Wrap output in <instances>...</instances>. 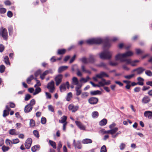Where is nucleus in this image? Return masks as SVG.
I'll use <instances>...</instances> for the list:
<instances>
[{
	"instance_id": "obj_28",
	"label": "nucleus",
	"mask_w": 152,
	"mask_h": 152,
	"mask_svg": "<svg viewBox=\"0 0 152 152\" xmlns=\"http://www.w3.org/2000/svg\"><path fill=\"white\" fill-rule=\"evenodd\" d=\"M81 69L82 72L88 74H91V72L88 70L86 69L84 65L81 66Z\"/></svg>"
},
{
	"instance_id": "obj_31",
	"label": "nucleus",
	"mask_w": 152,
	"mask_h": 152,
	"mask_svg": "<svg viewBox=\"0 0 152 152\" xmlns=\"http://www.w3.org/2000/svg\"><path fill=\"white\" fill-rule=\"evenodd\" d=\"M90 94L92 95H100L101 94V92L99 90L92 91L91 92Z\"/></svg>"
},
{
	"instance_id": "obj_21",
	"label": "nucleus",
	"mask_w": 152,
	"mask_h": 152,
	"mask_svg": "<svg viewBox=\"0 0 152 152\" xmlns=\"http://www.w3.org/2000/svg\"><path fill=\"white\" fill-rule=\"evenodd\" d=\"M137 80L138 81L137 84L140 85L142 86L144 84L143 82L144 79L140 77L137 78Z\"/></svg>"
},
{
	"instance_id": "obj_11",
	"label": "nucleus",
	"mask_w": 152,
	"mask_h": 152,
	"mask_svg": "<svg viewBox=\"0 0 152 152\" xmlns=\"http://www.w3.org/2000/svg\"><path fill=\"white\" fill-rule=\"evenodd\" d=\"M96 77L101 79L104 77H109V75L106 73L104 72H100L99 73L96 75Z\"/></svg>"
},
{
	"instance_id": "obj_55",
	"label": "nucleus",
	"mask_w": 152,
	"mask_h": 152,
	"mask_svg": "<svg viewBox=\"0 0 152 152\" xmlns=\"http://www.w3.org/2000/svg\"><path fill=\"white\" fill-rule=\"evenodd\" d=\"M45 94L46 96V98L47 99H50L51 98V94L48 92H45Z\"/></svg>"
},
{
	"instance_id": "obj_51",
	"label": "nucleus",
	"mask_w": 152,
	"mask_h": 152,
	"mask_svg": "<svg viewBox=\"0 0 152 152\" xmlns=\"http://www.w3.org/2000/svg\"><path fill=\"white\" fill-rule=\"evenodd\" d=\"M145 73L146 75L148 76H152V72L150 70H147L145 71Z\"/></svg>"
},
{
	"instance_id": "obj_33",
	"label": "nucleus",
	"mask_w": 152,
	"mask_h": 152,
	"mask_svg": "<svg viewBox=\"0 0 152 152\" xmlns=\"http://www.w3.org/2000/svg\"><path fill=\"white\" fill-rule=\"evenodd\" d=\"M9 134L11 135H17L18 133L16 132L15 129H12L10 130L9 131Z\"/></svg>"
},
{
	"instance_id": "obj_17",
	"label": "nucleus",
	"mask_w": 152,
	"mask_h": 152,
	"mask_svg": "<svg viewBox=\"0 0 152 152\" xmlns=\"http://www.w3.org/2000/svg\"><path fill=\"white\" fill-rule=\"evenodd\" d=\"M81 86L80 85H77L75 87V91H76V95L77 96H79L81 94L82 91L80 89Z\"/></svg>"
},
{
	"instance_id": "obj_10",
	"label": "nucleus",
	"mask_w": 152,
	"mask_h": 152,
	"mask_svg": "<svg viewBox=\"0 0 152 152\" xmlns=\"http://www.w3.org/2000/svg\"><path fill=\"white\" fill-rule=\"evenodd\" d=\"M32 142V140L31 138H28L25 143V146L27 149H29L31 147Z\"/></svg>"
},
{
	"instance_id": "obj_12",
	"label": "nucleus",
	"mask_w": 152,
	"mask_h": 152,
	"mask_svg": "<svg viewBox=\"0 0 152 152\" xmlns=\"http://www.w3.org/2000/svg\"><path fill=\"white\" fill-rule=\"evenodd\" d=\"M75 123L78 127L81 130H85L86 129L85 126H84L80 121H76Z\"/></svg>"
},
{
	"instance_id": "obj_3",
	"label": "nucleus",
	"mask_w": 152,
	"mask_h": 152,
	"mask_svg": "<svg viewBox=\"0 0 152 152\" xmlns=\"http://www.w3.org/2000/svg\"><path fill=\"white\" fill-rule=\"evenodd\" d=\"M0 35L4 39L7 40L8 38V32L6 28L1 27L0 28Z\"/></svg>"
},
{
	"instance_id": "obj_14",
	"label": "nucleus",
	"mask_w": 152,
	"mask_h": 152,
	"mask_svg": "<svg viewBox=\"0 0 152 152\" xmlns=\"http://www.w3.org/2000/svg\"><path fill=\"white\" fill-rule=\"evenodd\" d=\"M33 107L30 104H28L25 107L24 112L26 113H28L31 112L32 110Z\"/></svg>"
},
{
	"instance_id": "obj_47",
	"label": "nucleus",
	"mask_w": 152,
	"mask_h": 152,
	"mask_svg": "<svg viewBox=\"0 0 152 152\" xmlns=\"http://www.w3.org/2000/svg\"><path fill=\"white\" fill-rule=\"evenodd\" d=\"M134 75V74H132L129 75L124 76V77L126 79L129 80L132 78Z\"/></svg>"
},
{
	"instance_id": "obj_49",
	"label": "nucleus",
	"mask_w": 152,
	"mask_h": 152,
	"mask_svg": "<svg viewBox=\"0 0 152 152\" xmlns=\"http://www.w3.org/2000/svg\"><path fill=\"white\" fill-rule=\"evenodd\" d=\"M42 72V71L41 69H39L36 71L34 73V75L35 78L38 77L39 75H40Z\"/></svg>"
},
{
	"instance_id": "obj_18",
	"label": "nucleus",
	"mask_w": 152,
	"mask_h": 152,
	"mask_svg": "<svg viewBox=\"0 0 152 152\" xmlns=\"http://www.w3.org/2000/svg\"><path fill=\"white\" fill-rule=\"evenodd\" d=\"M137 74L140 75L142 74L145 71V69L142 67H140L137 68Z\"/></svg>"
},
{
	"instance_id": "obj_56",
	"label": "nucleus",
	"mask_w": 152,
	"mask_h": 152,
	"mask_svg": "<svg viewBox=\"0 0 152 152\" xmlns=\"http://www.w3.org/2000/svg\"><path fill=\"white\" fill-rule=\"evenodd\" d=\"M31 97V96L29 94H27L25 95V100L27 101L29 100Z\"/></svg>"
},
{
	"instance_id": "obj_61",
	"label": "nucleus",
	"mask_w": 152,
	"mask_h": 152,
	"mask_svg": "<svg viewBox=\"0 0 152 152\" xmlns=\"http://www.w3.org/2000/svg\"><path fill=\"white\" fill-rule=\"evenodd\" d=\"M125 144L123 143H121V144L120 145V148L121 150L124 149L125 147Z\"/></svg>"
},
{
	"instance_id": "obj_16",
	"label": "nucleus",
	"mask_w": 152,
	"mask_h": 152,
	"mask_svg": "<svg viewBox=\"0 0 152 152\" xmlns=\"http://www.w3.org/2000/svg\"><path fill=\"white\" fill-rule=\"evenodd\" d=\"M98 102V99L95 97H92L88 99V102L91 104H95Z\"/></svg>"
},
{
	"instance_id": "obj_46",
	"label": "nucleus",
	"mask_w": 152,
	"mask_h": 152,
	"mask_svg": "<svg viewBox=\"0 0 152 152\" xmlns=\"http://www.w3.org/2000/svg\"><path fill=\"white\" fill-rule=\"evenodd\" d=\"M5 69V67L3 65L0 66V72L1 73L4 72Z\"/></svg>"
},
{
	"instance_id": "obj_26",
	"label": "nucleus",
	"mask_w": 152,
	"mask_h": 152,
	"mask_svg": "<svg viewBox=\"0 0 152 152\" xmlns=\"http://www.w3.org/2000/svg\"><path fill=\"white\" fill-rule=\"evenodd\" d=\"M105 79L102 78V80L98 83V87H103L105 86Z\"/></svg>"
},
{
	"instance_id": "obj_27",
	"label": "nucleus",
	"mask_w": 152,
	"mask_h": 152,
	"mask_svg": "<svg viewBox=\"0 0 152 152\" xmlns=\"http://www.w3.org/2000/svg\"><path fill=\"white\" fill-rule=\"evenodd\" d=\"M126 62L125 64H123L122 65V67L123 69L126 71H129L130 69V68L127 66V65L129 64H127Z\"/></svg>"
},
{
	"instance_id": "obj_25",
	"label": "nucleus",
	"mask_w": 152,
	"mask_h": 152,
	"mask_svg": "<svg viewBox=\"0 0 152 152\" xmlns=\"http://www.w3.org/2000/svg\"><path fill=\"white\" fill-rule=\"evenodd\" d=\"M61 120H59V122L61 123H67L66 122L67 119V117L65 116H63L61 118Z\"/></svg>"
},
{
	"instance_id": "obj_8",
	"label": "nucleus",
	"mask_w": 152,
	"mask_h": 152,
	"mask_svg": "<svg viewBox=\"0 0 152 152\" xmlns=\"http://www.w3.org/2000/svg\"><path fill=\"white\" fill-rule=\"evenodd\" d=\"M79 107L78 105L75 106L73 104H69L68 107V109L70 111H72V112H75L79 109Z\"/></svg>"
},
{
	"instance_id": "obj_7",
	"label": "nucleus",
	"mask_w": 152,
	"mask_h": 152,
	"mask_svg": "<svg viewBox=\"0 0 152 152\" xmlns=\"http://www.w3.org/2000/svg\"><path fill=\"white\" fill-rule=\"evenodd\" d=\"M126 62L127 64H130L131 66H137V63L139 62V61L137 60L132 61L130 59H126Z\"/></svg>"
},
{
	"instance_id": "obj_32",
	"label": "nucleus",
	"mask_w": 152,
	"mask_h": 152,
	"mask_svg": "<svg viewBox=\"0 0 152 152\" xmlns=\"http://www.w3.org/2000/svg\"><path fill=\"white\" fill-rule=\"evenodd\" d=\"M107 122V119L104 118L99 122V124L101 126H104L106 124Z\"/></svg>"
},
{
	"instance_id": "obj_37",
	"label": "nucleus",
	"mask_w": 152,
	"mask_h": 152,
	"mask_svg": "<svg viewBox=\"0 0 152 152\" xmlns=\"http://www.w3.org/2000/svg\"><path fill=\"white\" fill-rule=\"evenodd\" d=\"M49 142L50 145L54 148L56 149V143L52 140H49Z\"/></svg>"
},
{
	"instance_id": "obj_20",
	"label": "nucleus",
	"mask_w": 152,
	"mask_h": 152,
	"mask_svg": "<svg viewBox=\"0 0 152 152\" xmlns=\"http://www.w3.org/2000/svg\"><path fill=\"white\" fill-rule=\"evenodd\" d=\"M40 148V146L38 145H36L31 148V151L33 152H35L39 151Z\"/></svg>"
},
{
	"instance_id": "obj_58",
	"label": "nucleus",
	"mask_w": 152,
	"mask_h": 152,
	"mask_svg": "<svg viewBox=\"0 0 152 152\" xmlns=\"http://www.w3.org/2000/svg\"><path fill=\"white\" fill-rule=\"evenodd\" d=\"M35 102H36L35 99H33L30 101L29 103L28 104H30V105H31L32 107L35 104Z\"/></svg>"
},
{
	"instance_id": "obj_5",
	"label": "nucleus",
	"mask_w": 152,
	"mask_h": 152,
	"mask_svg": "<svg viewBox=\"0 0 152 152\" xmlns=\"http://www.w3.org/2000/svg\"><path fill=\"white\" fill-rule=\"evenodd\" d=\"M115 59L117 60H120L121 62H126V59H125L124 53L118 54L115 56Z\"/></svg>"
},
{
	"instance_id": "obj_41",
	"label": "nucleus",
	"mask_w": 152,
	"mask_h": 152,
	"mask_svg": "<svg viewBox=\"0 0 152 152\" xmlns=\"http://www.w3.org/2000/svg\"><path fill=\"white\" fill-rule=\"evenodd\" d=\"M72 96V94L71 92H69L66 98V100L68 101H69Z\"/></svg>"
},
{
	"instance_id": "obj_36",
	"label": "nucleus",
	"mask_w": 152,
	"mask_h": 152,
	"mask_svg": "<svg viewBox=\"0 0 152 152\" xmlns=\"http://www.w3.org/2000/svg\"><path fill=\"white\" fill-rule=\"evenodd\" d=\"M4 61L5 63L7 65H10V64L9 61L8 57L7 56H5L4 58Z\"/></svg>"
},
{
	"instance_id": "obj_45",
	"label": "nucleus",
	"mask_w": 152,
	"mask_h": 152,
	"mask_svg": "<svg viewBox=\"0 0 152 152\" xmlns=\"http://www.w3.org/2000/svg\"><path fill=\"white\" fill-rule=\"evenodd\" d=\"M29 124L31 127H33L35 126V124L34 121L32 119H31L30 121Z\"/></svg>"
},
{
	"instance_id": "obj_9",
	"label": "nucleus",
	"mask_w": 152,
	"mask_h": 152,
	"mask_svg": "<svg viewBox=\"0 0 152 152\" xmlns=\"http://www.w3.org/2000/svg\"><path fill=\"white\" fill-rule=\"evenodd\" d=\"M151 100V99L149 96L145 95L142 99L141 102L143 104H147L149 103Z\"/></svg>"
},
{
	"instance_id": "obj_35",
	"label": "nucleus",
	"mask_w": 152,
	"mask_h": 152,
	"mask_svg": "<svg viewBox=\"0 0 152 152\" xmlns=\"http://www.w3.org/2000/svg\"><path fill=\"white\" fill-rule=\"evenodd\" d=\"M60 89L61 91V92L65 91L66 90L65 84V83H63L61 85L60 87Z\"/></svg>"
},
{
	"instance_id": "obj_15",
	"label": "nucleus",
	"mask_w": 152,
	"mask_h": 152,
	"mask_svg": "<svg viewBox=\"0 0 152 152\" xmlns=\"http://www.w3.org/2000/svg\"><path fill=\"white\" fill-rule=\"evenodd\" d=\"M73 145L75 148H77L79 149H81L82 148V146L80 142L78 141L76 143L75 140H73Z\"/></svg>"
},
{
	"instance_id": "obj_30",
	"label": "nucleus",
	"mask_w": 152,
	"mask_h": 152,
	"mask_svg": "<svg viewBox=\"0 0 152 152\" xmlns=\"http://www.w3.org/2000/svg\"><path fill=\"white\" fill-rule=\"evenodd\" d=\"M90 79V78L88 76H87L86 78H81L80 80V82L86 83L87 82L88 80Z\"/></svg>"
},
{
	"instance_id": "obj_40",
	"label": "nucleus",
	"mask_w": 152,
	"mask_h": 152,
	"mask_svg": "<svg viewBox=\"0 0 152 152\" xmlns=\"http://www.w3.org/2000/svg\"><path fill=\"white\" fill-rule=\"evenodd\" d=\"M6 144L7 145L10 146H12V140H10L9 139H7L5 141Z\"/></svg>"
},
{
	"instance_id": "obj_29",
	"label": "nucleus",
	"mask_w": 152,
	"mask_h": 152,
	"mask_svg": "<svg viewBox=\"0 0 152 152\" xmlns=\"http://www.w3.org/2000/svg\"><path fill=\"white\" fill-rule=\"evenodd\" d=\"M99 114L97 111H94L91 113V116L93 118H96L99 116Z\"/></svg>"
},
{
	"instance_id": "obj_54",
	"label": "nucleus",
	"mask_w": 152,
	"mask_h": 152,
	"mask_svg": "<svg viewBox=\"0 0 152 152\" xmlns=\"http://www.w3.org/2000/svg\"><path fill=\"white\" fill-rule=\"evenodd\" d=\"M100 152H107V149L105 145H103L101 148Z\"/></svg>"
},
{
	"instance_id": "obj_50",
	"label": "nucleus",
	"mask_w": 152,
	"mask_h": 152,
	"mask_svg": "<svg viewBox=\"0 0 152 152\" xmlns=\"http://www.w3.org/2000/svg\"><path fill=\"white\" fill-rule=\"evenodd\" d=\"M34 80H36L37 82V84H35L34 87H36L37 86H40L41 85V83L40 82V81L38 80L37 78H34Z\"/></svg>"
},
{
	"instance_id": "obj_22",
	"label": "nucleus",
	"mask_w": 152,
	"mask_h": 152,
	"mask_svg": "<svg viewBox=\"0 0 152 152\" xmlns=\"http://www.w3.org/2000/svg\"><path fill=\"white\" fill-rule=\"evenodd\" d=\"M92 141L90 139L86 138L84 139L82 141V143L84 144H88L92 143Z\"/></svg>"
},
{
	"instance_id": "obj_53",
	"label": "nucleus",
	"mask_w": 152,
	"mask_h": 152,
	"mask_svg": "<svg viewBox=\"0 0 152 152\" xmlns=\"http://www.w3.org/2000/svg\"><path fill=\"white\" fill-rule=\"evenodd\" d=\"M10 149L8 147L6 146L5 145L3 146L2 147V149L3 152H5L7 151Z\"/></svg>"
},
{
	"instance_id": "obj_59",
	"label": "nucleus",
	"mask_w": 152,
	"mask_h": 152,
	"mask_svg": "<svg viewBox=\"0 0 152 152\" xmlns=\"http://www.w3.org/2000/svg\"><path fill=\"white\" fill-rule=\"evenodd\" d=\"M12 143L14 144L18 143L19 142V140L18 139H15L12 140Z\"/></svg>"
},
{
	"instance_id": "obj_19",
	"label": "nucleus",
	"mask_w": 152,
	"mask_h": 152,
	"mask_svg": "<svg viewBox=\"0 0 152 152\" xmlns=\"http://www.w3.org/2000/svg\"><path fill=\"white\" fill-rule=\"evenodd\" d=\"M72 83L74 85H79V82L77 78L75 77L72 78Z\"/></svg>"
},
{
	"instance_id": "obj_64",
	"label": "nucleus",
	"mask_w": 152,
	"mask_h": 152,
	"mask_svg": "<svg viewBox=\"0 0 152 152\" xmlns=\"http://www.w3.org/2000/svg\"><path fill=\"white\" fill-rule=\"evenodd\" d=\"M48 108L49 110L50 111L52 112H54V109L51 105H49L48 106Z\"/></svg>"
},
{
	"instance_id": "obj_2",
	"label": "nucleus",
	"mask_w": 152,
	"mask_h": 152,
	"mask_svg": "<svg viewBox=\"0 0 152 152\" xmlns=\"http://www.w3.org/2000/svg\"><path fill=\"white\" fill-rule=\"evenodd\" d=\"M103 40L100 38L89 39L86 41L87 43L89 44H99L102 43Z\"/></svg>"
},
{
	"instance_id": "obj_57",
	"label": "nucleus",
	"mask_w": 152,
	"mask_h": 152,
	"mask_svg": "<svg viewBox=\"0 0 152 152\" xmlns=\"http://www.w3.org/2000/svg\"><path fill=\"white\" fill-rule=\"evenodd\" d=\"M9 34L10 35L12 34L13 32V28L11 26H10L8 28Z\"/></svg>"
},
{
	"instance_id": "obj_44",
	"label": "nucleus",
	"mask_w": 152,
	"mask_h": 152,
	"mask_svg": "<svg viewBox=\"0 0 152 152\" xmlns=\"http://www.w3.org/2000/svg\"><path fill=\"white\" fill-rule=\"evenodd\" d=\"M88 95V93L86 92H83L81 94V97L82 98L84 99L87 97Z\"/></svg>"
},
{
	"instance_id": "obj_52",
	"label": "nucleus",
	"mask_w": 152,
	"mask_h": 152,
	"mask_svg": "<svg viewBox=\"0 0 152 152\" xmlns=\"http://www.w3.org/2000/svg\"><path fill=\"white\" fill-rule=\"evenodd\" d=\"M33 133L35 137H36L37 138L39 137V132L37 131L36 130L34 131L33 132Z\"/></svg>"
},
{
	"instance_id": "obj_6",
	"label": "nucleus",
	"mask_w": 152,
	"mask_h": 152,
	"mask_svg": "<svg viewBox=\"0 0 152 152\" xmlns=\"http://www.w3.org/2000/svg\"><path fill=\"white\" fill-rule=\"evenodd\" d=\"M63 78V76L61 74H59L56 75L55 78V80L56 82V85L58 86L62 82Z\"/></svg>"
},
{
	"instance_id": "obj_34",
	"label": "nucleus",
	"mask_w": 152,
	"mask_h": 152,
	"mask_svg": "<svg viewBox=\"0 0 152 152\" xmlns=\"http://www.w3.org/2000/svg\"><path fill=\"white\" fill-rule=\"evenodd\" d=\"M118 128L117 127H115L114 129L110 130V134L112 135L115 133L118 130Z\"/></svg>"
},
{
	"instance_id": "obj_43",
	"label": "nucleus",
	"mask_w": 152,
	"mask_h": 152,
	"mask_svg": "<svg viewBox=\"0 0 152 152\" xmlns=\"http://www.w3.org/2000/svg\"><path fill=\"white\" fill-rule=\"evenodd\" d=\"M81 61L84 63H88V61H89L90 62H92L93 61H91L90 59L88 60L86 58H83L81 59Z\"/></svg>"
},
{
	"instance_id": "obj_24",
	"label": "nucleus",
	"mask_w": 152,
	"mask_h": 152,
	"mask_svg": "<svg viewBox=\"0 0 152 152\" xmlns=\"http://www.w3.org/2000/svg\"><path fill=\"white\" fill-rule=\"evenodd\" d=\"M68 66H63L60 67L58 69V72H61L67 69Z\"/></svg>"
},
{
	"instance_id": "obj_13",
	"label": "nucleus",
	"mask_w": 152,
	"mask_h": 152,
	"mask_svg": "<svg viewBox=\"0 0 152 152\" xmlns=\"http://www.w3.org/2000/svg\"><path fill=\"white\" fill-rule=\"evenodd\" d=\"M144 116L145 117L149 119L152 118V111H146L144 113Z\"/></svg>"
},
{
	"instance_id": "obj_60",
	"label": "nucleus",
	"mask_w": 152,
	"mask_h": 152,
	"mask_svg": "<svg viewBox=\"0 0 152 152\" xmlns=\"http://www.w3.org/2000/svg\"><path fill=\"white\" fill-rule=\"evenodd\" d=\"M9 114L8 111H7V110H4L3 111V116L4 117L8 115Z\"/></svg>"
},
{
	"instance_id": "obj_23",
	"label": "nucleus",
	"mask_w": 152,
	"mask_h": 152,
	"mask_svg": "<svg viewBox=\"0 0 152 152\" xmlns=\"http://www.w3.org/2000/svg\"><path fill=\"white\" fill-rule=\"evenodd\" d=\"M124 53L125 58L127 57L131 56H132L133 54V53L130 51H127Z\"/></svg>"
},
{
	"instance_id": "obj_39",
	"label": "nucleus",
	"mask_w": 152,
	"mask_h": 152,
	"mask_svg": "<svg viewBox=\"0 0 152 152\" xmlns=\"http://www.w3.org/2000/svg\"><path fill=\"white\" fill-rule=\"evenodd\" d=\"M41 89L39 87L35 89V92L33 94V95H35L38 94L41 91Z\"/></svg>"
},
{
	"instance_id": "obj_1",
	"label": "nucleus",
	"mask_w": 152,
	"mask_h": 152,
	"mask_svg": "<svg viewBox=\"0 0 152 152\" xmlns=\"http://www.w3.org/2000/svg\"><path fill=\"white\" fill-rule=\"evenodd\" d=\"M113 53L112 52L107 50L99 54L100 58L103 59H110V58Z\"/></svg>"
},
{
	"instance_id": "obj_48",
	"label": "nucleus",
	"mask_w": 152,
	"mask_h": 152,
	"mask_svg": "<svg viewBox=\"0 0 152 152\" xmlns=\"http://www.w3.org/2000/svg\"><path fill=\"white\" fill-rule=\"evenodd\" d=\"M66 50L64 49L58 50V54H62L66 52Z\"/></svg>"
},
{
	"instance_id": "obj_62",
	"label": "nucleus",
	"mask_w": 152,
	"mask_h": 152,
	"mask_svg": "<svg viewBox=\"0 0 152 152\" xmlns=\"http://www.w3.org/2000/svg\"><path fill=\"white\" fill-rule=\"evenodd\" d=\"M101 132L104 134H110V130L106 131L104 129H102L101 130Z\"/></svg>"
},
{
	"instance_id": "obj_42",
	"label": "nucleus",
	"mask_w": 152,
	"mask_h": 152,
	"mask_svg": "<svg viewBox=\"0 0 152 152\" xmlns=\"http://www.w3.org/2000/svg\"><path fill=\"white\" fill-rule=\"evenodd\" d=\"M47 75V73L45 71L42 74L40 75V77L41 80H43L45 79V76Z\"/></svg>"
},
{
	"instance_id": "obj_4",
	"label": "nucleus",
	"mask_w": 152,
	"mask_h": 152,
	"mask_svg": "<svg viewBox=\"0 0 152 152\" xmlns=\"http://www.w3.org/2000/svg\"><path fill=\"white\" fill-rule=\"evenodd\" d=\"M47 88L49 90L50 93H53L55 89L54 82L53 80L49 83L47 86Z\"/></svg>"
},
{
	"instance_id": "obj_63",
	"label": "nucleus",
	"mask_w": 152,
	"mask_h": 152,
	"mask_svg": "<svg viewBox=\"0 0 152 152\" xmlns=\"http://www.w3.org/2000/svg\"><path fill=\"white\" fill-rule=\"evenodd\" d=\"M77 75L78 76H81L82 75V72L79 69H77Z\"/></svg>"
},
{
	"instance_id": "obj_38",
	"label": "nucleus",
	"mask_w": 152,
	"mask_h": 152,
	"mask_svg": "<svg viewBox=\"0 0 152 152\" xmlns=\"http://www.w3.org/2000/svg\"><path fill=\"white\" fill-rule=\"evenodd\" d=\"M33 79H34L33 75H31L29 77H28L27 80L26 82L28 84H30L31 81Z\"/></svg>"
}]
</instances>
